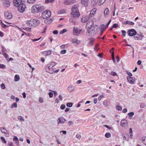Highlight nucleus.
<instances>
[{"label": "nucleus", "mask_w": 146, "mask_h": 146, "mask_svg": "<svg viewBox=\"0 0 146 146\" xmlns=\"http://www.w3.org/2000/svg\"><path fill=\"white\" fill-rule=\"evenodd\" d=\"M97 26H94L93 22L92 21H89L87 23L86 26V28L87 29L86 33L88 35H94L96 34V29H97Z\"/></svg>", "instance_id": "obj_1"}, {"label": "nucleus", "mask_w": 146, "mask_h": 146, "mask_svg": "<svg viewBox=\"0 0 146 146\" xmlns=\"http://www.w3.org/2000/svg\"><path fill=\"white\" fill-rule=\"evenodd\" d=\"M78 7L79 5L78 4L72 6L71 14L73 17L77 18L80 16V14L78 9Z\"/></svg>", "instance_id": "obj_2"}, {"label": "nucleus", "mask_w": 146, "mask_h": 146, "mask_svg": "<svg viewBox=\"0 0 146 146\" xmlns=\"http://www.w3.org/2000/svg\"><path fill=\"white\" fill-rule=\"evenodd\" d=\"M56 64L55 62L52 61L49 63L47 66L46 68V72L50 74H52L54 71L53 67L55 66Z\"/></svg>", "instance_id": "obj_3"}, {"label": "nucleus", "mask_w": 146, "mask_h": 146, "mask_svg": "<svg viewBox=\"0 0 146 146\" xmlns=\"http://www.w3.org/2000/svg\"><path fill=\"white\" fill-rule=\"evenodd\" d=\"M51 15V11L48 10H46L42 13V17L43 19H46L50 17Z\"/></svg>", "instance_id": "obj_4"}, {"label": "nucleus", "mask_w": 146, "mask_h": 146, "mask_svg": "<svg viewBox=\"0 0 146 146\" xmlns=\"http://www.w3.org/2000/svg\"><path fill=\"white\" fill-rule=\"evenodd\" d=\"M18 10L21 13H23L25 11L26 7L25 4L23 2L17 7Z\"/></svg>", "instance_id": "obj_5"}, {"label": "nucleus", "mask_w": 146, "mask_h": 146, "mask_svg": "<svg viewBox=\"0 0 146 146\" xmlns=\"http://www.w3.org/2000/svg\"><path fill=\"white\" fill-rule=\"evenodd\" d=\"M82 30L80 28L76 27H74L73 28V31L77 36H78L80 34Z\"/></svg>", "instance_id": "obj_6"}, {"label": "nucleus", "mask_w": 146, "mask_h": 146, "mask_svg": "<svg viewBox=\"0 0 146 146\" xmlns=\"http://www.w3.org/2000/svg\"><path fill=\"white\" fill-rule=\"evenodd\" d=\"M23 2V0H13V1L14 5L16 7H17L19 5H20Z\"/></svg>", "instance_id": "obj_7"}, {"label": "nucleus", "mask_w": 146, "mask_h": 146, "mask_svg": "<svg viewBox=\"0 0 146 146\" xmlns=\"http://www.w3.org/2000/svg\"><path fill=\"white\" fill-rule=\"evenodd\" d=\"M120 125L124 128L127 127L128 125L127 121L125 119L122 120L120 123Z\"/></svg>", "instance_id": "obj_8"}, {"label": "nucleus", "mask_w": 146, "mask_h": 146, "mask_svg": "<svg viewBox=\"0 0 146 146\" xmlns=\"http://www.w3.org/2000/svg\"><path fill=\"white\" fill-rule=\"evenodd\" d=\"M127 33L129 36H133L136 33V32L133 29H131L127 31Z\"/></svg>", "instance_id": "obj_9"}, {"label": "nucleus", "mask_w": 146, "mask_h": 146, "mask_svg": "<svg viewBox=\"0 0 146 146\" xmlns=\"http://www.w3.org/2000/svg\"><path fill=\"white\" fill-rule=\"evenodd\" d=\"M75 0H65L64 3L66 5H70L75 3Z\"/></svg>", "instance_id": "obj_10"}, {"label": "nucleus", "mask_w": 146, "mask_h": 146, "mask_svg": "<svg viewBox=\"0 0 146 146\" xmlns=\"http://www.w3.org/2000/svg\"><path fill=\"white\" fill-rule=\"evenodd\" d=\"M127 79L130 84H134L135 82V78L134 77H132L129 76H127Z\"/></svg>", "instance_id": "obj_11"}, {"label": "nucleus", "mask_w": 146, "mask_h": 146, "mask_svg": "<svg viewBox=\"0 0 146 146\" xmlns=\"http://www.w3.org/2000/svg\"><path fill=\"white\" fill-rule=\"evenodd\" d=\"M89 17L86 15L83 16L81 19V21L83 23H84L88 21L89 19Z\"/></svg>", "instance_id": "obj_12"}, {"label": "nucleus", "mask_w": 146, "mask_h": 146, "mask_svg": "<svg viewBox=\"0 0 146 146\" xmlns=\"http://www.w3.org/2000/svg\"><path fill=\"white\" fill-rule=\"evenodd\" d=\"M33 27H36L39 25L40 23L39 20L36 19H33Z\"/></svg>", "instance_id": "obj_13"}, {"label": "nucleus", "mask_w": 146, "mask_h": 146, "mask_svg": "<svg viewBox=\"0 0 146 146\" xmlns=\"http://www.w3.org/2000/svg\"><path fill=\"white\" fill-rule=\"evenodd\" d=\"M89 0H81V3L84 6L86 7L89 3Z\"/></svg>", "instance_id": "obj_14"}, {"label": "nucleus", "mask_w": 146, "mask_h": 146, "mask_svg": "<svg viewBox=\"0 0 146 146\" xmlns=\"http://www.w3.org/2000/svg\"><path fill=\"white\" fill-rule=\"evenodd\" d=\"M37 12H40L45 9V8L43 6L40 5H36Z\"/></svg>", "instance_id": "obj_15"}, {"label": "nucleus", "mask_w": 146, "mask_h": 146, "mask_svg": "<svg viewBox=\"0 0 146 146\" xmlns=\"http://www.w3.org/2000/svg\"><path fill=\"white\" fill-rule=\"evenodd\" d=\"M5 17L8 19H10L12 18V14L11 13L8 12H5L4 13Z\"/></svg>", "instance_id": "obj_16"}, {"label": "nucleus", "mask_w": 146, "mask_h": 146, "mask_svg": "<svg viewBox=\"0 0 146 146\" xmlns=\"http://www.w3.org/2000/svg\"><path fill=\"white\" fill-rule=\"evenodd\" d=\"M3 5L5 7H8L10 6V2L8 0H4L3 1Z\"/></svg>", "instance_id": "obj_17"}, {"label": "nucleus", "mask_w": 146, "mask_h": 146, "mask_svg": "<svg viewBox=\"0 0 146 146\" xmlns=\"http://www.w3.org/2000/svg\"><path fill=\"white\" fill-rule=\"evenodd\" d=\"M94 39L93 38H90L88 39L89 42L88 45V46H92L94 44Z\"/></svg>", "instance_id": "obj_18"}, {"label": "nucleus", "mask_w": 146, "mask_h": 146, "mask_svg": "<svg viewBox=\"0 0 146 146\" xmlns=\"http://www.w3.org/2000/svg\"><path fill=\"white\" fill-rule=\"evenodd\" d=\"M74 89V87L72 85H70L68 88V90L70 92H73Z\"/></svg>", "instance_id": "obj_19"}, {"label": "nucleus", "mask_w": 146, "mask_h": 146, "mask_svg": "<svg viewBox=\"0 0 146 146\" xmlns=\"http://www.w3.org/2000/svg\"><path fill=\"white\" fill-rule=\"evenodd\" d=\"M66 121L65 119L63 117H59L57 120L58 124L60 123H63Z\"/></svg>", "instance_id": "obj_20"}, {"label": "nucleus", "mask_w": 146, "mask_h": 146, "mask_svg": "<svg viewBox=\"0 0 146 146\" xmlns=\"http://www.w3.org/2000/svg\"><path fill=\"white\" fill-rule=\"evenodd\" d=\"M26 23L28 26L29 27L33 26V20H27L26 21Z\"/></svg>", "instance_id": "obj_21"}, {"label": "nucleus", "mask_w": 146, "mask_h": 146, "mask_svg": "<svg viewBox=\"0 0 146 146\" xmlns=\"http://www.w3.org/2000/svg\"><path fill=\"white\" fill-rule=\"evenodd\" d=\"M51 53V51L50 50L45 51L42 52V54L45 56L49 55Z\"/></svg>", "instance_id": "obj_22"}, {"label": "nucleus", "mask_w": 146, "mask_h": 146, "mask_svg": "<svg viewBox=\"0 0 146 146\" xmlns=\"http://www.w3.org/2000/svg\"><path fill=\"white\" fill-rule=\"evenodd\" d=\"M143 37V36L140 35L138 34H135L134 36V38L135 39H141Z\"/></svg>", "instance_id": "obj_23"}, {"label": "nucleus", "mask_w": 146, "mask_h": 146, "mask_svg": "<svg viewBox=\"0 0 146 146\" xmlns=\"http://www.w3.org/2000/svg\"><path fill=\"white\" fill-rule=\"evenodd\" d=\"M31 11L33 13L37 12L36 5L33 6L31 8Z\"/></svg>", "instance_id": "obj_24"}, {"label": "nucleus", "mask_w": 146, "mask_h": 146, "mask_svg": "<svg viewBox=\"0 0 146 146\" xmlns=\"http://www.w3.org/2000/svg\"><path fill=\"white\" fill-rule=\"evenodd\" d=\"M72 42L77 45L80 42V41L78 40L76 38H74L72 40Z\"/></svg>", "instance_id": "obj_25"}, {"label": "nucleus", "mask_w": 146, "mask_h": 146, "mask_svg": "<svg viewBox=\"0 0 146 146\" xmlns=\"http://www.w3.org/2000/svg\"><path fill=\"white\" fill-rule=\"evenodd\" d=\"M109 102L107 100H105L103 102V105L105 107L107 108L109 106Z\"/></svg>", "instance_id": "obj_26"}, {"label": "nucleus", "mask_w": 146, "mask_h": 146, "mask_svg": "<svg viewBox=\"0 0 146 146\" xmlns=\"http://www.w3.org/2000/svg\"><path fill=\"white\" fill-rule=\"evenodd\" d=\"M104 14L106 17L108 16V15L109 14V9L108 8H106L105 9Z\"/></svg>", "instance_id": "obj_27"}, {"label": "nucleus", "mask_w": 146, "mask_h": 146, "mask_svg": "<svg viewBox=\"0 0 146 146\" xmlns=\"http://www.w3.org/2000/svg\"><path fill=\"white\" fill-rule=\"evenodd\" d=\"M13 140L15 142V143L17 145L19 144V141L17 137L16 136H15L13 139Z\"/></svg>", "instance_id": "obj_28"}, {"label": "nucleus", "mask_w": 146, "mask_h": 146, "mask_svg": "<svg viewBox=\"0 0 146 146\" xmlns=\"http://www.w3.org/2000/svg\"><path fill=\"white\" fill-rule=\"evenodd\" d=\"M96 9H93L90 11V16H91L92 17V15H93L95 13V12L96 11Z\"/></svg>", "instance_id": "obj_29"}, {"label": "nucleus", "mask_w": 146, "mask_h": 146, "mask_svg": "<svg viewBox=\"0 0 146 146\" xmlns=\"http://www.w3.org/2000/svg\"><path fill=\"white\" fill-rule=\"evenodd\" d=\"M1 131L2 133H7V130L4 127H1Z\"/></svg>", "instance_id": "obj_30"}, {"label": "nucleus", "mask_w": 146, "mask_h": 146, "mask_svg": "<svg viewBox=\"0 0 146 146\" xmlns=\"http://www.w3.org/2000/svg\"><path fill=\"white\" fill-rule=\"evenodd\" d=\"M17 119L21 122H23L25 121L24 118L21 116H18L17 117Z\"/></svg>", "instance_id": "obj_31"}, {"label": "nucleus", "mask_w": 146, "mask_h": 146, "mask_svg": "<svg viewBox=\"0 0 146 146\" xmlns=\"http://www.w3.org/2000/svg\"><path fill=\"white\" fill-rule=\"evenodd\" d=\"M20 77L19 75H16L14 77V81L17 82L19 80Z\"/></svg>", "instance_id": "obj_32"}, {"label": "nucleus", "mask_w": 146, "mask_h": 146, "mask_svg": "<svg viewBox=\"0 0 146 146\" xmlns=\"http://www.w3.org/2000/svg\"><path fill=\"white\" fill-rule=\"evenodd\" d=\"M123 24L124 25L128 24L129 25H133L134 24V23L130 21H127L126 22H124Z\"/></svg>", "instance_id": "obj_33"}, {"label": "nucleus", "mask_w": 146, "mask_h": 146, "mask_svg": "<svg viewBox=\"0 0 146 146\" xmlns=\"http://www.w3.org/2000/svg\"><path fill=\"white\" fill-rule=\"evenodd\" d=\"M44 22L45 24L48 25L51 23V21L49 19H46L44 20Z\"/></svg>", "instance_id": "obj_34"}, {"label": "nucleus", "mask_w": 146, "mask_h": 146, "mask_svg": "<svg viewBox=\"0 0 146 146\" xmlns=\"http://www.w3.org/2000/svg\"><path fill=\"white\" fill-rule=\"evenodd\" d=\"M11 108H17V105L16 103H13L11 106Z\"/></svg>", "instance_id": "obj_35"}, {"label": "nucleus", "mask_w": 146, "mask_h": 146, "mask_svg": "<svg viewBox=\"0 0 146 146\" xmlns=\"http://www.w3.org/2000/svg\"><path fill=\"white\" fill-rule=\"evenodd\" d=\"M36 0H27V2L30 4H33Z\"/></svg>", "instance_id": "obj_36"}, {"label": "nucleus", "mask_w": 146, "mask_h": 146, "mask_svg": "<svg viewBox=\"0 0 146 146\" xmlns=\"http://www.w3.org/2000/svg\"><path fill=\"white\" fill-rule=\"evenodd\" d=\"M146 106L145 104L143 103H141L140 105V107L141 108H143Z\"/></svg>", "instance_id": "obj_37"}, {"label": "nucleus", "mask_w": 146, "mask_h": 146, "mask_svg": "<svg viewBox=\"0 0 146 146\" xmlns=\"http://www.w3.org/2000/svg\"><path fill=\"white\" fill-rule=\"evenodd\" d=\"M110 74L113 76H118L117 73L113 71L111 72Z\"/></svg>", "instance_id": "obj_38"}, {"label": "nucleus", "mask_w": 146, "mask_h": 146, "mask_svg": "<svg viewBox=\"0 0 146 146\" xmlns=\"http://www.w3.org/2000/svg\"><path fill=\"white\" fill-rule=\"evenodd\" d=\"M73 105V103H67L66 104V106L69 107H72Z\"/></svg>", "instance_id": "obj_39"}, {"label": "nucleus", "mask_w": 146, "mask_h": 146, "mask_svg": "<svg viewBox=\"0 0 146 146\" xmlns=\"http://www.w3.org/2000/svg\"><path fill=\"white\" fill-rule=\"evenodd\" d=\"M65 13V10L64 9H62L60 11L58 12V14H62Z\"/></svg>", "instance_id": "obj_40"}, {"label": "nucleus", "mask_w": 146, "mask_h": 146, "mask_svg": "<svg viewBox=\"0 0 146 146\" xmlns=\"http://www.w3.org/2000/svg\"><path fill=\"white\" fill-rule=\"evenodd\" d=\"M1 23L2 27L4 28H6L8 27L7 25L4 24L1 21Z\"/></svg>", "instance_id": "obj_41"}, {"label": "nucleus", "mask_w": 146, "mask_h": 146, "mask_svg": "<svg viewBox=\"0 0 146 146\" xmlns=\"http://www.w3.org/2000/svg\"><path fill=\"white\" fill-rule=\"evenodd\" d=\"M111 135V134L110 133H107L105 134V136L107 138H109L110 137Z\"/></svg>", "instance_id": "obj_42"}, {"label": "nucleus", "mask_w": 146, "mask_h": 146, "mask_svg": "<svg viewBox=\"0 0 146 146\" xmlns=\"http://www.w3.org/2000/svg\"><path fill=\"white\" fill-rule=\"evenodd\" d=\"M111 56L112 58V60L114 63H115V60L114 57V53L113 52L111 53Z\"/></svg>", "instance_id": "obj_43"}, {"label": "nucleus", "mask_w": 146, "mask_h": 146, "mask_svg": "<svg viewBox=\"0 0 146 146\" xmlns=\"http://www.w3.org/2000/svg\"><path fill=\"white\" fill-rule=\"evenodd\" d=\"M67 30L66 29H64L60 32V34H62L66 32Z\"/></svg>", "instance_id": "obj_44"}, {"label": "nucleus", "mask_w": 146, "mask_h": 146, "mask_svg": "<svg viewBox=\"0 0 146 146\" xmlns=\"http://www.w3.org/2000/svg\"><path fill=\"white\" fill-rule=\"evenodd\" d=\"M116 109L119 111H120L122 109L121 107L118 105L116 106Z\"/></svg>", "instance_id": "obj_45"}, {"label": "nucleus", "mask_w": 146, "mask_h": 146, "mask_svg": "<svg viewBox=\"0 0 146 146\" xmlns=\"http://www.w3.org/2000/svg\"><path fill=\"white\" fill-rule=\"evenodd\" d=\"M121 31L122 33V35L123 36H125L126 34V32L125 31L123 30H122Z\"/></svg>", "instance_id": "obj_46"}, {"label": "nucleus", "mask_w": 146, "mask_h": 146, "mask_svg": "<svg viewBox=\"0 0 146 146\" xmlns=\"http://www.w3.org/2000/svg\"><path fill=\"white\" fill-rule=\"evenodd\" d=\"M98 0H92V3L94 5L96 4L98 2Z\"/></svg>", "instance_id": "obj_47"}, {"label": "nucleus", "mask_w": 146, "mask_h": 146, "mask_svg": "<svg viewBox=\"0 0 146 146\" xmlns=\"http://www.w3.org/2000/svg\"><path fill=\"white\" fill-rule=\"evenodd\" d=\"M134 114V113L133 112H130L128 114V115H129V117H131Z\"/></svg>", "instance_id": "obj_48"}, {"label": "nucleus", "mask_w": 146, "mask_h": 146, "mask_svg": "<svg viewBox=\"0 0 146 146\" xmlns=\"http://www.w3.org/2000/svg\"><path fill=\"white\" fill-rule=\"evenodd\" d=\"M100 29H103L105 30L106 29L104 25L103 24H102L100 26Z\"/></svg>", "instance_id": "obj_49"}, {"label": "nucleus", "mask_w": 146, "mask_h": 146, "mask_svg": "<svg viewBox=\"0 0 146 146\" xmlns=\"http://www.w3.org/2000/svg\"><path fill=\"white\" fill-rule=\"evenodd\" d=\"M124 139L128 140V135L127 134H126L124 136Z\"/></svg>", "instance_id": "obj_50"}, {"label": "nucleus", "mask_w": 146, "mask_h": 146, "mask_svg": "<svg viewBox=\"0 0 146 146\" xmlns=\"http://www.w3.org/2000/svg\"><path fill=\"white\" fill-rule=\"evenodd\" d=\"M1 139L4 143H6V141L3 137H1Z\"/></svg>", "instance_id": "obj_51"}, {"label": "nucleus", "mask_w": 146, "mask_h": 146, "mask_svg": "<svg viewBox=\"0 0 146 146\" xmlns=\"http://www.w3.org/2000/svg\"><path fill=\"white\" fill-rule=\"evenodd\" d=\"M66 50H63L60 52V53L62 54H64L66 52Z\"/></svg>", "instance_id": "obj_52"}, {"label": "nucleus", "mask_w": 146, "mask_h": 146, "mask_svg": "<svg viewBox=\"0 0 146 146\" xmlns=\"http://www.w3.org/2000/svg\"><path fill=\"white\" fill-rule=\"evenodd\" d=\"M6 67V66L5 65L0 64V68L4 69Z\"/></svg>", "instance_id": "obj_53"}, {"label": "nucleus", "mask_w": 146, "mask_h": 146, "mask_svg": "<svg viewBox=\"0 0 146 146\" xmlns=\"http://www.w3.org/2000/svg\"><path fill=\"white\" fill-rule=\"evenodd\" d=\"M142 141L144 144L146 145V137L143 139Z\"/></svg>", "instance_id": "obj_54"}, {"label": "nucleus", "mask_w": 146, "mask_h": 146, "mask_svg": "<svg viewBox=\"0 0 146 146\" xmlns=\"http://www.w3.org/2000/svg\"><path fill=\"white\" fill-rule=\"evenodd\" d=\"M48 94L49 95V97L50 98H52L53 97V94L52 92H49L48 93Z\"/></svg>", "instance_id": "obj_55"}, {"label": "nucleus", "mask_w": 146, "mask_h": 146, "mask_svg": "<svg viewBox=\"0 0 146 146\" xmlns=\"http://www.w3.org/2000/svg\"><path fill=\"white\" fill-rule=\"evenodd\" d=\"M1 86L2 89H3L5 88V86L3 83H2L1 84Z\"/></svg>", "instance_id": "obj_56"}, {"label": "nucleus", "mask_w": 146, "mask_h": 146, "mask_svg": "<svg viewBox=\"0 0 146 146\" xmlns=\"http://www.w3.org/2000/svg\"><path fill=\"white\" fill-rule=\"evenodd\" d=\"M98 46V44H97L94 47V50L96 51H98V48L97 47Z\"/></svg>", "instance_id": "obj_57"}, {"label": "nucleus", "mask_w": 146, "mask_h": 146, "mask_svg": "<svg viewBox=\"0 0 146 146\" xmlns=\"http://www.w3.org/2000/svg\"><path fill=\"white\" fill-rule=\"evenodd\" d=\"M111 20H110L109 21V22H108V23H107V25H106V26H105V29L107 28L108 27V26H109V25L110 24V23L111 22Z\"/></svg>", "instance_id": "obj_58"}, {"label": "nucleus", "mask_w": 146, "mask_h": 146, "mask_svg": "<svg viewBox=\"0 0 146 146\" xmlns=\"http://www.w3.org/2000/svg\"><path fill=\"white\" fill-rule=\"evenodd\" d=\"M66 106L62 104L60 107V108L62 110H64Z\"/></svg>", "instance_id": "obj_59"}, {"label": "nucleus", "mask_w": 146, "mask_h": 146, "mask_svg": "<svg viewBox=\"0 0 146 146\" xmlns=\"http://www.w3.org/2000/svg\"><path fill=\"white\" fill-rule=\"evenodd\" d=\"M106 0H100L99 3L101 4L100 5L103 4L105 2Z\"/></svg>", "instance_id": "obj_60"}, {"label": "nucleus", "mask_w": 146, "mask_h": 146, "mask_svg": "<svg viewBox=\"0 0 146 146\" xmlns=\"http://www.w3.org/2000/svg\"><path fill=\"white\" fill-rule=\"evenodd\" d=\"M39 101L40 103H42L43 102V99L42 98H39Z\"/></svg>", "instance_id": "obj_61"}, {"label": "nucleus", "mask_w": 146, "mask_h": 146, "mask_svg": "<svg viewBox=\"0 0 146 146\" xmlns=\"http://www.w3.org/2000/svg\"><path fill=\"white\" fill-rule=\"evenodd\" d=\"M3 56L7 60H8V56L7 54H6L4 55Z\"/></svg>", "instance_id": "obj_62"}, {"label": "nucleus", "mask_w": 146, "mask_h": 146, "mask_svg": "<svg viewBox=\"0 0 146 146\" xmlns=\"http://www.w3.org/2000/svg\"><path fill=\"white\" fill-rule=\"evenodd\" d=\"M0 54H2L4 56V55L6 54L5 52L3 50H2L1 52H0Z\"/></svg>", "instance_id": "obj_63"}, {"label": "nucleus", "mask_w": 146, "mask_h": 146, "mask_svg": "<svg viewBox=\"0 0 146 146\" xmlns=\"http://www.w3.org/2000/svg\"><path fill=\"white\" fill-rule=\"evenodd\" d=\"M76 137L77 139H80L81 138V136L79 134H77L76 135Z\"/></svg>", "instance_id": "obj_64"}]
</instances>
